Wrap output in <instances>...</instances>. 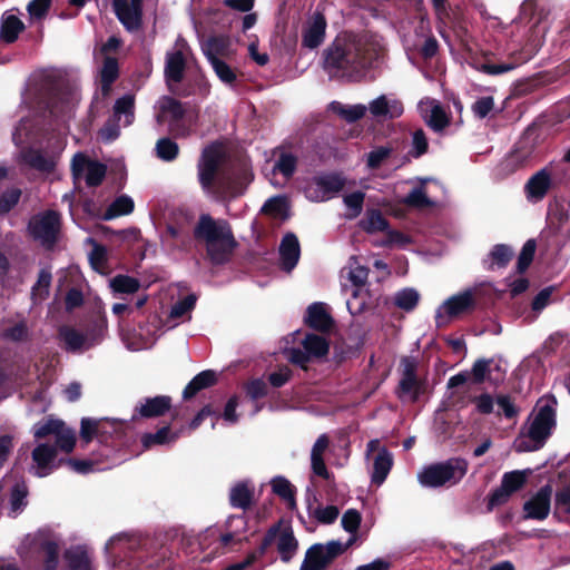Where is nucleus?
Segmentation results:
<instances>
[{
  "label": "nucleus",
  "instance_id": "f257e3e1",
  "mask_svg": "<svg viewBox=\"0 0 570 570\" xmlns=\"http://www.w3.org/2000/svg\"><path fill=\"white\" fill-rule=\"evenodd\" d=\"M323 68L330 79L358 81L372 63V53L366 43L354 33H343L323 52Z\"/></svg>",
  "mask_w": 570,
  "mask_h": 570
},
{
  "label": "nucleus",
  "instance_id": "f03ea898",
  "mask_svg": "<svg viewBox=\"0 0 570 570\" xmlns=\"http://www.w3.org/2000/svg\"><path fill=\"white\" fill-rule=\"evenodd\" d=\"M223 151L216 146L206 147L198 163V181L205 193L216 200L238 194L239 181L248 184L253 174L246 164H240L235 170L222 167Z\"/></svg>",
  "mask_w": 570,
  "mask_h": 570
},
{
  "label": "nucleus",
  "instance_id": "7ed1b4c3",
  "mask_svg": "<svg viewBox=\"0 0 570 570\" xmlns=\"http://www.w3.org/2000/svg\"><path fill=\"white\" fill-rule=\"evenodd\" d=\"M193 237L206 245V257L214 266L228 264L234 255L237 240L229 223L215 219L209 214H202L193 229Z\"/></svg>",
  "mask_w": 570,
  "mask_h": 570
},
{
  "label": "nucleus",
  "instance_id": "20e7f679",
  "mask_svg": "<svg viewBox=\"0 0 570 570\" xmlns=\"http://www.w3.org/2000/svg\"><path fill=\"white\" fill-rule=\"evenodd\" d=\"M557 400L553 395L541 397L533 410V419L527 433L515 440L517 452L541 450L557 428Z\"/></svg>",
  "mask_w": 570,
  "mask_h": 570
},
{
  "label": "nucleus",
  "instance_id": "39448f33",
  "mask_svg": "<svg viewBox=\"0 0 570 570\" xmlns=\"http://www.w3.org/2000/svg\"><path fill=\"white\" fill-rule=\"evenodd\" d=\"M469 463L463 458H451L444 462L433 463L420 473V483L428 488H440L450 482L456 484L466 474Z\"/></svg>",
  "mask_w": 570,
  "mask_h": 570
},
{
  "label": "nucleus",
  "instance_id": "423d86ee",
  "mask_svg": "<svg viewBox=\"0 0 570 570\" xmlns=\"http://www.w3.org/2000/svg\"><path fill=\"white\" fill-rule=\"evenodd\" d=\"M61 216L58 212L48 209L42 214L31 217L28 229L33 239L39 240L43 246H53L60 233Z\"/></svg>",
  "mask_w": 570,
  "mask_h": 570
},
{
  "label": "nucleus",
  "instance_id": "0eeeda50",
  "mask_svg": "<svg viewBox=\"0 0 570 570\" xmlns=\"http://www.w3.org/2000/svg\"><path fill=\"white\" fill-rule=\"evenodd\" d=\"M343 553L344 548L341 541L332 540L326 544L314 543L306 550L299 570H326Z\"/></svg>",
  "mask_w": 570,
  "mask_h": 570
},
{
  "label": "nucleus",
  "instance_id": "6e6552de",
  "mask_svg": "<svg viewBox=\"0 0 570 570\" xmlns=\"http://www.w3.org/2000/svg\"><path fill=\"white\" fill-rule=\"evenodd\" d=\"M102 327L96 326L88 334H83L72 326L62 325L58 330V337L63 343L62 348L67 352L77 353L82 348H90L101 340Z\"/></svg>",
  "mask_w": 570,
  "mask_h": 570
},
{
  "label": "nucleus",
  "instance_id": "1a4fd4ad",
  "mask_svg": "<svg viewBox=\"0 0 570 570\" xmlns=\"http://www.w3.org/2000/svg\"><path fill=\"white\" fill-rule=\"evenodd\" d=\"M552 485L547 483L523 504V511L527 519L544 520L548 518L551 509Z\"/></svg>",
  "mask_w": 570,
  "mask_h": 570
},
{
  "label": "nucleus",
  "instance_id": "9d476101",
  "mask_svg": "<svg viewBox=\"0 0 570 570\" xmlns=\"http://www.w3.org/2000/svg\"><path fill=\"white\" fill-rule=\"evenodd\" d=\"M401 363L403 365V373L399 383V391L401 394H412V400L415 402L424 393L425 383L417 377V364L413 358L405 356Z\"/></svg>",
  "mask_w": 570,
  "mask_h": 570
},
{
  "label": "nucleus",
  "instance_id": "9b49d317",
  "mask_svg": "<svg viewBox=\"0 0 570 570\" xmlns=\"http://www.w3.org/2000/svg\"><path fill=\"white\" fill-rule=\"evenodd\" d=\"M304 323L321 334H330L335 325L334 318L322 302L312 303L304 317Z\"/></svg>",
  "mask_w": 570,
  "mask_h": 570
},
{
  "label": "nucleus",
  "instance_id": "f8f14e48",
  "mask_svg": "<svg viewBox=\"0 0 570 570\" xmlns=\"http://www.w3.org/2000/svg\"><path fill=\"white\" fill-rule=\"evenodd\" d=\"M370 114L377 121L393 120L401 117L404 107L399 99H389L385 95H381L368 104Z\"/></svg>",
  "mask_w": 570,
  "mask_h": 570
},
{
  "label": "nucleus",
  "instance_id": "ddd939ff",
  "mask_svg": "<svg viewBox=\"0 0 570 570\" xmlns=\"http://www.w3.org/2000/svg\"><path fill=\"white\" fill-rule=\"evenodd\" d=\"M116 17L128 31H137L142 26V9L129 4L128 0H112Z\"/></svg>",
  "mask_w": 570,
  "mask_h": 570
},
{
  "label": "nucleus",
  "instance_id": "4468645a",
  "mask_svg": "<svg viewBox=\"0 0 570 570\" xmlns=\"http://www.w3.org/2000/svg\"><path fill=\"white\" fill-rule=\"evenodd\" d=\"M551 174L548 168H542L533 174L524 185L528 199L542 200L551 188Z\"/></svg>",
  "mask_w": 570,
  "mask_h": 570
},
{
  "label": "nucleus",
  "instance_id": "2eb2a0df",
  "mask_svg": "<svg viewBox=\"0 0 570 570\" xmlns=\"http://www.w3.org/2000/svg\"><path fill=\"white\" fill-rule=\"evenodd\" d=\"M72 108L73 106L71 104L70 96L67 92L61 91L56 87L51 88L46 102V109L50 117L65 119L70 117Z\"/></svg>",
  "mask_w": 570,
  "mask_h": 570
},
{
  "label": "nucleus",
  "instance_id": "dca6fc26",
  "mask_svg": "<svg viewBox=\"0 0 570 570\" xmlns=\"http://www.w3.org/2000/svg\"><path fill=\"white\" fill-rule=\"evenodd\" d=\"M279 256L282 268L291 272L298 263L301 256V246L298 238L293 233H287L279 244Z\"/></svg>",
  "mask_w": 570,
  "mask_h": 570
},
{
  "label": "nucleus",
  "instance_id": "f3484780",
  "mask_svg": "<svg viewBox=\"0 0 570 570\" xmlns=\"http://www.w3.org/2000/svg\"><path fill=\"white\" fill-rule=\"evenodd\" d=\"M187 61L181 50L168 51L165 59L164 76L166 82L179 83L183 81Z\"/></svg>",
  "mask_w": 570,
  "mask_h": 570
},
{
  "label": "nucleus",
  "instance_id": "a211bd4d",
  "mask_svg": "<svg viewBox=\"0 0 570 570\" xmlns=\"http://www.w3.org/2000/svg\"><path fill=\"white\" fill-rule=\"evenodd\" d=\"M20 163L40 173H51L56 167L53 158L48 157L42 150L26 147L20 151Z\"/></svg>",
  "mask_w": 570,
  "mask_h": 570
},
{
  "label": "nucleus",
  "instance_id": "6ab92c4d",
  "mask_svg": "<svg viewBox=\"0 0 570 570\" xmlns=\"http://www.w3.org/2000/svg\"><path fill=\"white\" fill-rule=\"evenodd\" d=\"M277 532V525L271 527L264 534L257 549L248 553L243 561L229 564L223 570H245L246 568L250 567L267 552L268 548L274 543Z\"/></svg>",
  "mask_w": 570,
  "mask_h": 570
},
{
  "label": "nucleus",
  "instance_id": "aec40b11",
  "mask_svg": "<svg viewBox=\"0 0 570 570\" xmlns=\"http://www.w3.org/2000/svg\"><path fill=\"white\" fill-rule=\"evenodd\" d=\"M57 448L42 443L37 445L32 451V460L36 462L38 472L37 475L42 478L48 475L51 471L56 470L57 465Z\"/></svg>",
  "mask_w": 570,
  "mask_h": 570
},
{
  "label": "nucleus",
  "instance_id": "412c9836",
  "mask_svg": "<svg viewBox=\"0 0 570 570\" xmlns=\"http://www.w3.org/2000/svg\"><path fill=\"white\" fill-rule=\"evenodd\" d=\"M171 397L168 395H157L154 397H146L145 402L136 412L144 419H155L165 415L171 410Z\"/></svg>",
  "mask_w": 570,
  "mask_h": 570
},
{
  "label": "nucleus",
  "instance_id": "4be33fe9",
  "mask_svg": "<svg viewBox=\"0 0 570 570\" xmlns=\"http://www.w3.org/2000/svg\"><path fill=\"white\" fill-rule=\"evenodd\" d=\"M326 26L325 17L322 13H316L303 32V47L308 49L320 47L325 38Z\"/></svg>",
  "mask_w": 570,
  "mask_h": 570
},
{
  "label": "nucleus",
  "instance_id": "5701e85b",
  "mask_svg": "<svg viewBox=\"0 0 570 570\" xmlns=\"http://www.w3.org/2000/svg\"><path fill=\"white\" fill-rule=\"evenodd\" d=\"M276 525L278 527V532L276 534L274 542H276L277 552L279 554L281 560L284 563H288L297 552L298 541L295 538L293 530L291 528L282 530L279 524Z\"/></svg>",
  "mask_w": 570,
  "mask_h": 570
},
{
  "label": "nucleus",
  "instance_id": "b1692460",
  "mask_svg": "<svg viewBox=\"0 0 570 570\" xmlns=\"http://www.w3.org/2000/svg\"><path fill=\"white\" fill-rule=\"evenodd\" d=\"M218 381L217 373L213 370H205L195 375L183 391L185 401L191 400L197 393L214 386Z\"/></svg>",
  "mask_w": 570,
  "mask_h": 570
},
{
  "label": "nucleus",
  "instance_id": "393cba45",
  "mask_svg": "<svg viewBox=\"0 0 570 570\" xmlns=\"http://www.w3.org/2000/svg\"><path fill=\"white\" fill-rule=\"evenodd\" d=\"M24 29V23L17 16L3 13L0 21V40L11 45Z\"/></svg>",
  "mask_w": 570,
  "mask_h": 570
},
{
  "label": "nucleus",
  "instance_id": "a878e982",
  "mask_svg": "<svg viewBox=\"0 0 570 570\" xmlns=\"http://www.w3.org/2000/svg\"><path fill=\"white\" fill-rule=\"evenodd\" d=\"M254 501V489L247 481L237 482L229 492V504L233 508L248 510Z\"/></svg>",
  "mask_w": 570,
  "mask_h": 570
},
{
  "label": "nucleus",
  "instance_id": "bb28decb",
  "mask_svg": "<svg viewBox=\"0 0 570 570\" xmlns=\"http://www.w3.org/2000/svg\"><path fill=\"white\" fill-rule=\"evenodd\" d=\"M393 465V456L386 448L379 451L374 459L373 472L371 476L372 483L381 485L387 478Z\"/></svg>",
  "mask_w": 570,
  "mask_h": 570
},
{
  "label": "nucleus",
  "instance_id": "cd10ccee",
  "mask_svg": "<svg viewBox=\"0 0 570 570\" xmlns=\"http://www.w3.org/2000/svg\"><path fill=\"white\" fill-rule=\"evenodd\" d=\"M474 307L475 301L471 291L454 295L444 303L445 312L451 317L471 311Z\"/></svg>",
  "mask_w": 570,
  "mask_h": 570
},
{
  "label": "nucleus",
  "instance_id": "c85d7f7f",
  "mask_svg": "<svg viewBox=\"0 0 570 570\" xmlns=\"http://www.w3.org/2000/svg\"><path fill=\"white\" fill-rule=\"evenodd\" d=\"M302 346L313 358L326 357L330 352V341L322 334L307 333L302 341Z\"/></svg>",
  "mask_w": 570,
  "mask_h": 570
},
{
  "label": "nucleus",
  "instance_id": "c756f323",
  "mask_svg": "<svg viewBox=\"0 0 570 570\" xmlns=\"http://www.w3.org/2000/svg\"><path fill=\"white\" fill-rule=\"evenodd\" d=\"M271 485L273 493L279 497L289 510L296 509V489L286 478L275 476L272 479Z\"/></svg>",
  "mask_w": 570,
  "mask_h": 570
},
{
  "label": "nucleus",
  "instance_id": "7c9ffc66",
  "mask_svg": "<svg viewBox=\"0 0 570 570\" xmlns=\"http://www.w3.org/2000/svg\"><path fill=\"white\" fill-rule=\"evenodd\" d=\"M330 109L348 124H353L362 119L367 110L366 106L362 104L346 106L340 101H332L330 104Z\"/></svg>",
  "mask_w": 570,
  "mask_h": 570
},
{
  "label": "nucleus",
  "instance_id": "2f4dec72",
  "mask_svg": "<svg viewBox=\"0 0 570 570\" xmlns=\"http://www.w3.org/2000/svg\"><path fill=\"white\" fill-rule=\"evenodd\" d=\"M43 570H57L59 566V546L53 540H43L39 544Z\"/></svg>",
  "mask_w": 570,
  "mask_h": 570
},
{
  "label": "nucleus",
  "instance_id": "473e14b6",
  "mask_svg": "<svg viewBox=\"0 0 570 570\" xmlns=\"http://www.w3.org/2000/svg\"><path fill=\"white\" fill-rule=\"evenodd\" d=\"M360 226L365 233L373 234L377 232H386L390 227V223L381 210L368 209L365 217L360 222Z\"/></svg>",
  "mask_w": 570,
  "mask_h": 570
},
{
  "label": "nucleus",
  "instance_id": "72a5a7b5",
  "mask_svg": "<svg viewBox=\"0 0 570 570\" xmlns=\"http://www.w3.org/2000/svg\"><path fill=\"white\" fill-rule=\"evenodd\" d=\"M135 203L127 195L118 196L106 209L102 219L110 220L119 216H126L134 212Z\"/></svg>",
  "mask_w": 570,
  "mask_h": 570
},
{
  "label": "nucleus",
  "instance_id": "f704fd0d",
  "mask_svg": "<svg viewBox=\"0 0 570 570\" xmlns=\"http://www.w3.org/2000/svg\"><path fill=\"white\" fill-rule=\"evenodd\" d=\"M228 48L229 40L227 37L213 36L209 37L203 46V52L210 63L214 59H219L218 56L227 55Z\"/></svg>",
  "mask_w": 570,
  "mask_h": 570
},
{
  "label": "nucleus",
  "instance_id": "c9c22d12",
  "mask_svg": "<svg viewBox=\"0 0 570 570\" xmlns=\"http://www.w3.org/2000/svg\"><path fill=\"white\" fill-rule=\"evenodd\" d=\"M315 185L324 194H336L345 186V178L338 173H328L314 177Z\"/></svg>",
  "mask_w": 570,
  "mask_h": 570
},
{
  "label": "nucleus",
  "instance_id": "e433bc0d",
  "mask_svg": "<svg viewBox=\"0 0 570 570\" xmlns=\"http://www.w3.org/2000/svg\"><path fill=\"white\" fill-rule=\"evenodd\" d=\"M52 281V274L49 267L41 268L38 279L31 288L32 301H45L49 296V289Z\"/></svg>",
  "mask_w": 570,
  "mask_h": 570
},
{
  "label": "nucleus",
  "instance_id": "4c0bfd02",
  "mask_svg": "<svg viewBox=\"0 0 570 570\" xmlns=\"http://www.w3.org/2000/svg\"><path fill=\"white\" fill-rule=\"evenodd\" d=\"M119 76V65L115 57L107 56L104 59L102 68L100 70V81L102 90L106 92L110 89L111 85Z\"/></svg>",
  "mask_w": 570,
  "mask_h": 570
},
{
  "label": "nucleus",
  "instance_id": "58836bf2",
  "mask_svg": "<svg viewBox=\"0 0 570 570\" xmlns=\"http://www.w3.org/2000/svg\"><path fill=\"white\" fill-rule=\"evenodd\" d=\"M530 473V470H514L505 472L502 475L501 485L512 495L514 492L521 490L524 487Z\"/></svg>",
  "mask_w": 570,
  "mask_h": 570
},
{
  "label": "nucleus",
  "instance_id": "ea45409f",
  "mask_svg": "<svg viewBox=\"0 0 570 570\" xmlns=\"http://www.w3.org/2000/svg\"><path fill=\"white\" fill-rule=\"evenodd\" d=\"M177 435L170 433V426L165 425L155 433H145L141 436V444L145 449H150L154 445H164L176 441Z\"/></svg>",
  "mask_w": 570,
  "mask_h": 570
},
{
  "label": "nucleus",
  "instance_id": "a19ab883",
  "mask_svg": "<svg viewBox=\"0 0 570 570\" xmlns=\"http://www.w3.org/2000/svg\"><path fill=\"white\" fill-rule=\"evenodd\" d=\"M263 214L277 218H287L288 203L285 196H274L268 198L261 210Z\"/></svg>",
  "mask_w": 570,
  "mask_h": 570
},
{
  "label": "nucleus",
  "instance_id": "79ce46f5",
  "mask_svg": "<svg viewBox=\"0 0 570 570\" xmlns=\"http://www.w3.org/2000/svg\"><path fill=\"white\" fill-rule=\"evenodd\" d=\"M419 301L420 294L416 289L412 287H406L399 291L394 297L395 306L405 312L413 311L417 306Z\"/></svg>",
  "mask_w": 570,
  "mask_h": 570
},
{
  "label": "nucleus",
  "instance_id": "37998d69",
  "mask_svg": "<svg viewBox=\"0 0 570 570\" xmlns=\"http://www.w3.org/2000/svg\"><path fill=\"white\" fill-rule=\"evenodd\" d=\"M65 559L68 562L69 570H90V559L87 551L81 547L67 550Z\"/></svg>",
  "mask_w": 570,
  "mask_h": 570
},
{
  "label": "nucleus",
  "instance_id": "c03bdc74",
  "mask_svg": "<svg viewBox=\"0 0 570 570\" xmlns=\"http://www.w3.org/2000/svg\"><path fill=\"white\" fill-rule=\"evenodd\" d=\"M135 97L132 95H125L118 98L114 105V117L119 119L122 115L126 117V124L132 122L135 114Z\"/></svg>",
  "mask_w": 570,
  "mask_h": 570
},
{
  "label": "nucleus",
  "instance_id": "a18cd8bd",
  "mask_svg": "<svg viewBox=\"0 0 570 570\" xmlns=\"http://www.w3.org/2000/svg\"><path fill=\"white\" fill-rule=\"evenodd\" d=\"M156 155L164 161H173L178 157L179 146L173 139L164 137L156 142Z\"/></svg>",
  "mask_w": 570,
  "mask_h": 570
},
{
  "label": "nucleus",
  "instance_id": "49530a36",
  "mask_svg": "<svg viewBox=\"0 0 570 570\" xmlns=\"http://www.w3.org/2000/svg\"><path fill=\"white\" fill-rule=\"evenodd\" d=\"M110 286L116 293L134 294L140 288V282L128 275H116L110 281Z\"/></svg>",
  "mask_w": 570,
  "mask_h": 570
},
{
  "label": "nucleus",
  "instance_id": "de8ad7c7",
  "mask_svg": "<svg viewBox=\"0 0 570 570\" xmlns=\"http://www.w3.org/2000/svg\"><path fill=\"white\" fill-rule=\"evenodd\" d=\"M513 256V252L510 246L504 244H498L493 246L492 250L490 252V257L492 259V264L490 266L491 269L494 268V265L498 268H504L510 263L511 258Z\"/></svg>",
  "mask_w": 570,
  "mask_h": 570
},
{
  "label": "nucleus",
  "instance_id": "09e8293b",
  "mask_svg": "<svg viewBox=\"0 0 570 570\" xmlns=\"http://www.w3.org/2000/svg\"><path fill=\"white\" fill-rule=\"evenodd\" d=\"M403 203L412 208H428L433 202L428 197L423 187L413 188L403 199Z\"/></svg>",
  "mask_w": 570,
  "mask_h": 570
},
{
  "label": "nucleus",
  "instance_id": "8fccbe9b",
  "mask_svg": "<svg viewBox=\"0 0 570 570\" xmlns=\"http://www.w3.org/2000/svg\"><path fill=\"white\" fill-rule=\"evenodd\" d=\"M537 243L534 239H528L521 248L517 262V272L524 273L533 262Z\"/></svg>",
  "mask_w": 570,
  "mask_h": 570
},
{
  "label": "nucleus",
  "instance_id": "3c124183",
  "mask_svg": "<svg viewBox=\"0 0 570 570\" xmlns=\"http://www.w3.org/2000/svg\"><path fill=\"white\" fill-rule=\"evenodd\" d=\"M297 157L291 153H282L274 165V170L279 171L285 178H291L296 171Z\"/></svg>",
  "mask_w": 570,
  "mask_h": 570
},
{
  "label": "nucleus",
  "instance_id": "603ef678",
  "mask_svg": "<svg viewBox=\"0 0 570 570\" xmlns=\"http://www.w3.org/2000/svg\"><path fill=\"white\" fill-rule=\"evenodd\" d=\"M161 111L170 116L171 122H178L184 119L186 109L181 101L173 97H166L161 105Z\"/></svg>",
  "mask_w": 570,
  "mask_h": 570
},
{
  "label": "nucleus",
  "instance_id": "864d4df0",
  "mask_svg": "<svg viewBox=\"0 0 570 570\" xmlns=\"http://www.w3.org/2000/svg\"><path fill=\"white\" fill-rule=\"evenodd\" d=\"M107 167L105 164L99 161H91L87 168L85 177L88 187H97L101 185L105 179Z\"/></svg>",
  "mask_w": 570,
  "mask_h": 570
},
{
  "label": "nucleus",
  "instance_id": "5fc2aeb1",
  "mask_svg": "<svg viewBox=\"0 0 570 570\" xmlns=\"http://www.w3.org/2000/svg\"><path fill=\"white\" fill-rule=\"evenodd\" d=\"M120 432V424L117 420L100 419L98 441L102 444H109L114 434Z\"/></svg>",
  "mask_w": 570,
  "mask_h": 570
},
{
  "label": "nucleus",
  "instance_id": "6e6d98bb",
  "mask_svg": "<svg viewBox=\"0 0 570 570\" xmlns=\"http://www.w3.org/2000/svg\"><path fill=\"white\" fill-rule=\"evenodd\" d=\"M244 390L252 401H258L268 394V386L262 379L249 380L245 383Z\"/></svg>",
  "mask_w": 570,
  "mask_h": 570
},
{
  "label": "nucleus",
  "instance_id": "4d7b16f0",
  "mask_svg": "<svg viewBox=\"0 0 570 570\" xmlns=\"http://www.w3.org/2000/svg\"><path fill=\"white\" fill-rule=\"evenodd\" d=\"M65 423L61 420L48 419L45 422H40L36 425L35 438L45 439L51 434L57 435L63 428Z\"/></svg>",
  "mask_w": 570,
  "mask_h": 570
},
{
  "label": "nucleus",
  "instance_id": "13d9d810",
  "mask_svg": "<svg viewBox=\"0 0 570 570\" xmlns=\"http://www.w3.org/2000/svg\"><path fill=\"white\" fill-rule=\"evenodd\" d=\"M428 125L436 132L450 125V118L440 105L432 107Z\"/></svg>",
  "mask_w": 570,
  "mask_h": 570
},
{
  "label": "nucleus",
  "instance_id": "bf43d9fd",
  "mask_svg": "<svg viewBox=\"0 0 570 570\" xmlns=\"http://www.w3.org/2000/svg\"><path fill=\"white\" fill-rule=\"evenodd\" d=\"M393 149L387 146H380L374 148L367 154L366 165L370 169H377L382 164L390 158Z\"/></svg>",
  "mask_w": 570,
  "mask_h": 570
},
{
  "label": "nucleus",
  "instance_id": "052dcab7",
  "mask_svg": "<svg viewBox=\"0 0 570 570\" xmlns=\"http://www.w3.org/2000/svg\"><path fill=\"white\" fill-rule=\"evenodd\" d=\"M100 420L91 417H82L80 422V439L86 444L90 443L95 438L98 439Z\"/></svg>",
  "mask_w": 570,
  "mask_h": 570
},
{
  "label": "nucleus",
  "instance_id": "680f3d73",
  "mask_svg": "<svg viewBox=\"0 0 570 570\" xmlns=\"http://www.w3.org/2000/svg\"><path fill=\"white\" fill-rule=\"evenodd\" d=\"M217 77L225 83L232 85L236 81L237 76L234 69L222 59H214L210 62Z\"/></svg>",
  "mask_w": 570,
  "mask_h": 570
},
{
  "label": "nucleus",
  "instance_id": "e2e57ef3",
  "mask_svg": "<svg viewBox=\"0 0 570 570\" xmlns=\"http://www.w3.org/2000/svg\"><path fill=\"white\" fill-rule=\"evenodd\" d=\"M21 194V189L18 187L4 190L0 195V214L9 213L19 203Z\"/></svg>",
  "mask_w": 570,
  "mask_h": 570
},
{
  "label": "nucleus",
  "instance_id": "0e129e2a",
  "mask_svg": "<svg viewBox=\"0 0 570 570\" xmlns=\"http://www.w3.org/2000/svg\"><path fill=\"white\" fill-rule=\"evenodd\" d=\"M429 142L423 129H416L412 135V149L409 154L414 158H420L428 153Z\"/></svg>",
  "mask_w": 570,
  "mask_h": 570
},
{
  "label": "nucleus",
  "instance_id": "69168bd1",
  "mask_svg": "<svg viewBox=\"0 0 570 570\" xmlns=\"http://www.w3.org/2000/svg\"><path fill=\"white\" fill-rule=\"evenodd\" d=\"M28 495V489L24 482H17L10 492V504L13 512L19 511L27 504L26 498Z\"/></svg>",
  "mask_w": 570,
  "mask_h": 570
},
{
  "label": "nucleus",
  "instance_id": "338daca9",
  "mask_svg": "<svg viewBox=\"0 0 570 570\" xmlns=\"http://www.w3.org/2000/svg\"><path fill=\"white\" fill-rule=\"evenodd\" d=\"M76 445V435L75 432L70 429H66L65 426L59 431L56 435V446L66 453H70L73 451Z\"/></svg>",
  "mask_w": 570,
  "mask_h": 570
},
{
  "label": "nucleus",
  "instance_id": "774afa93",
  "mask_svg": "<svg viewBox=\"0 0 570 570\" xmlns=\"http://www.w3.org/2000/svg\"><path fill=\"white\" fill-rule=\"evenodd\" d=\"M196 305V296L194 294H189L184 298L177 301L170 311L169 316L171 318H179L185 314L189 313Z\"/></svg>",
  "mask_w": 570,
  "mask_h": 570
}]
</instances>
